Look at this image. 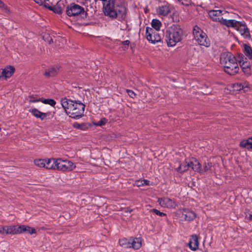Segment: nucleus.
<instances>
[{
	"instance_id": "1",
	"label": "nucleus",
	"mask_w": 252,
	"mask_h": 252,
	"mask_svg": "<svg viewBox=\"0 0 252 252\" xmlns=\"http://www.w3.org/2000/svg\"><path fill=\"white\" fill-rule=\"evenodd\" d=\"M115 0H108L103 3V11L105 16L120 21L125 20L126 18V9L125 7L115 4Z\"/></svg>"
},
{
	"instance_id": "2",
	"label": "nucleus",
	"mask_w": 252,
	"mask_h": 252,
	"mask_svg": "<svg viewBox=\"0 0 252 252\" xmlns=\"http://www.w3.org/2000/svg\"><path fill=\"white\" fill-rule=\"evenodd\" d=\"M61 103L69 117L78 119L83 116L85 105L82 103L63 98L61 99Z\"/></svg>"
},
{
	"instance_id": "3",
	"label": "nucleus",
	"mask_w": 252,
	"mask_h": 252,
	"mask_svg": "<svg viewBox=\"0 0 252 252\" xmlns=\"http://www.w3.org/2000/svg\"><path fill=\"white\" fill-rule=\"evenodd\" d=\"M238 61L236 57L229 52L222 53L220 57V63L224 67V71L231 75L239 72Z\"/></svg>"
},
{
	"instance_id": "4",
	"label": "nucleus",
	"mask_w": 252,
	"mask_h": 252,
	"mask_svg": "<svg viewBox=\"0 0 252 252\" xmlns=\"http://www.w3.org/2000/svg\"><path fill=\"white\" fill-rule=\"evenodd\" d=\"M184 31L178 24H173L166 31V41L168 47H173L183 39Z\"/></svg>"
},
{
	"instance_id": "5",
	"label": "nucleus",
	"mask_w": 252,
	"mask_h": 252,
	"mask_svg": "<svg viewBox=\"0 0 252 252\" xmlns=\"http://www.w3.org/2000/svg\"><path fill=\"white\" fill-rule=\"evenodd\" d=\"M53 170H59L62 171H71L76 168L75 163L72 161L63 159L61 158H53Z\"/></svg>"
},
{
	"instance_id": "6",
	"label": "nucleus",
	"mask_w": 252,
	"mask_h": 252,
	"mask_svg": "<svg viewBox=\"0 0 252 252\" xmlns=\"http://www.w3.org/2000/svg\"><path fill=\"white\" fill-rule=\"evenodd\" d=\"M66 14L69 17H86L87 12L84 7L75 3H70L66 8Z\"/></svg>"
},
{
	"instance_id": "7",
	"label": "nucleus",
	"mask_w": 252,
	"mask_h": 252,
	"mask_svg": "<svg viewBox=\"0 0 252 252\" xmlns=\"http://www.w3.org/2000/svg\"><path fill=\"white\" fill-rule=\"evenodd\" d=\"M193 35L197 43L202 46L209 47L210 45V40L206 34L198 27L195 26L193 29Z\"/></svg>"
},
{
	"instance_id": "8",
	"label": "nucleus",
	"mask_w": 252,
	"mask_h": 252,
	"mask_svg": "<svg viewBox=\"0 0 252 252\" xmlns=\"http://www.w3.org/2000/svg\"><path fill=\"white\" fill-rule=\"evenodd\" d=\"M146 36L147 39L153 44L159 42L161 40L158 31L148 27L146 29Z\"/></svg>"
},
{
	"instance_id": "9",
	"label": "nucleus",
	"mask_w": 252,
	"mask_h": 252,
	"mask_svg": "<svg viewBox=\"0 0 252 252\" xmlns=\"http://www.w3.org/2000/svg\"><path fill=\"white\" fill-rule=\"evenodd\" d=\"M35 166L39 168H44L46 169H53V158H36L33 160Z\"/></svg>"
},
{
	"instance_id": "10",
	"label": "nucleus",
	"mask_w": 252,
	"mask_h": 252,
	"mask_svg": "<svg viewBox=\"0 0 252 252\" xmlns=\"http://www.w3.org/2000/svg\"><path fill=\"white\" fill-rule=\"evenodd\" d=\"M158 202L161 207L163 208H174L176 206L175 202L167 197L158 198Z\"/></svg>"
},
{
	"instance_id": "11",
	"label": "nucleus",
	"mask_w": 252,
	"mask_h": 252,
	"mask_svg": "<svg viewBox=\"0 0 252 252\" xmlns=\"http://www.w3.org/2000/svg\"><path fill=\"white\" fill-rule=\"evenodd\" d=\"M226 13H227V11L221 10H211L208 13L211 19L214 21L219 22H220L221 19L223 18L222 16Z\"/></svg>"
},
{
	"instance_id": "12",
	"label": "nucleus",
	"mask_w": 252,
	"mask_h": 252,
	"mask_svg": "<svg viewBox=\"0 0 252 252\" xmlns=\"http://www.w3.org/2000/svg\"><path fill=\"white\" fill-rule=\"evenodd\" d=\"M15 68L11 65L6 66L4 68L0 69V78H10L15 72Z\"/></svg>"
},
{
	"instance_id": "13",
	"label": "nucleus",
	"mask_w": 252,
	"mask_h": 252,
	"mask_svg": "<svg viewBox=\"0 0 252 252\" xmlns=\"http://www.w3.org/2000/svg\"><path fill=\"white\" fill-rule=\"evenodd\" d=\"M235 29L239 31L241 35L245 37H249L250 35L249 30L244 22H239L235 27Z\"/></svg>"
},
{
	"instance_id": "14",
	"label": "nucleus",
	"mask_w": 252,
	"mask_h": 252,
	"mask_svg": "<svg viewBox=\"0 0 252 252\" xmlns=\"http://www.w3.org/2000/svg\"><path fill=\"white\" fill-rule=\"evenodd\" d=\"M188 164H189V168H191L193 171L201 173L202 168L199 161L195 158H188Z\"/></svg>"
},
{
	"instance_id": "15",
	"label": "nucleus",
	"mask_w": 252,
	"mask_h": 252,
	"mask_svg": "<svg viewBox=\"0 0 252 252\" xmlns=\"http://www.w3.org/2000/svg\"><path fill=\"white\" fill-rule=\"evenodd\" d=\"M181 211L183 220H185L190 221L194 220L196 217L194 212L189 209H183Z\"/></svg>"
},
{
	"instance_id": "16",
	"label": "nucleus",
	"mask_w": 252,
	"mask_h": 252,
	"mask_svg": "<svg viewBox=\"0 0 252 252\" xmlns=\"http://www.w3.org/2000/svg\"><path fill=\"white\" fill-rule=\"evenodd\" d=\"M29 112L35 117L38 118L42 121L47 119V117L49 116L48 113H42L36 108H32L29 110Z\"/></svg>"
},
{
	"instance_id": "17",
	"label": "nucleus",
	"mask_w": 252,
	"mask_h": 252,
	"mask_svg": "<svg viewBox=\"0 0 252 252\" xmlns=\"http://www.w3.org/2000/svg\"><path fill=\"white\" fill-rule=\"evenodd\" d=\"M238 62L240 65V66L243 71V72L246 75H250L251 74V69L250 66V63L247 61H245L244 60H239Z\"/></svg>"
},
{
	"instance_id": "18",
	"label": "nucleus",
	"mask_w": 252,
	"mask_h": 252,
	"mask_svg": "<svg viewBox=\"0 0 252 252\" xmlns=\"http://www.w3.org/2000/svg\"><path fill=\"white\" fill-rule=\"evenodd\" d=\"M221 19L220 23L227 28H233L235 29V27L237 26V24H239V21L235 20H227L223 18Z\"/></svg>"
},
{
	"instance_id": "19",
	"label": "nucleus",
	"mask_w": 252,
	"mask_h": 252,
	"mask_svg": "<svg viewBox=\"0 0 252 252\" xmlns=\"http://www.w3.org/2000/svg\"><path fill=\"white\" fill-rule=\"evenodd\" d=\"M157 13L162 16H166L170 12L169 5L167 4L159 6L157 9Z\"/></svg>"
},
{
	"instance_id": "20",
	"label": "nucleus",
	"mask_w": 252,
	"mask_h": 252,
	"mask_svg": "<svg viewBox=\"0 0 252 252\" xmlns=\"http://www.w3.org/2000/svg\"><path fill=\"white\" fill-rule=\"evenodd\" d=\"M141 246L142 240L140 238H130V248L135 250H138Z\"/></svg>"
},
{
	"instance_id": "21",
	"label": "nucleus",
	"mask_w": 252,
	"mask_h": 252,
	"mask_svg": "<svg viewBox=\"0 0 252 252\" xmlns=\"http://www.w3.org/2000/svg\"><path fill=\"white\" fill-rule=\"evenodd\" d=\"M14 225L0 226V233L1 234L14 235Z\"/></svg>"
},
{
	"instance_id": "22",
	"label": "nucleus",
	"mask_w": 252,
	"mask_h": 252,
	"mask_svg": "<svg viewBox=\"0 0 252 252\" xmlns=\"http://www.w3.org/2000/svg\"><path fill=\"white\" fill-rule=\"evenodd\" d=\"M189 246L192 251H195L198 248V241L196 235H193L190 239Z\"/></svg>"
},
{
	"instance_id": "23",
	"label": "nucleus",
	"mask_w": 252,
	"mask_h": 252,
	"mask_svg": "<svg viewBox=\"0 0 252 252\" xmlns=\"http://www.w3.org/2000/svg\"><path fill=\"white\" fill-rule=\"evenodd\" d=\"M240 146L248 150L252 149V138L242 140L240 143Z\"/></svg>"
},
{
	"instance_id": "24",
	"label": "nucleus",
	"mask_w": 252,
	"mask_h": 252,
	"mask_svg": "<svg viewBox=\"0 0 252 252\" xmlns=\"http://www.w3.org/2000/svg\"><path fill=\"white\" fill-rule=\"evenodd\" d=\"M188 162V158L186 159L185 161L181 163L179 166L176 168L177 171L179 173H183L188 170L189 168Z\"/></svg>"
},
{
	"instance_id": "25",
	"label": "nucleus",
	"mask_w": 252,
	"mask_h": 252,
	"mask_svg": "<svg viewBox=\"0 0 252 252\" xmlns=\"http://www.w3.org/2000/svg\"><path fill=\"white\" fill-rule=\"evenodd\" d=\"M233 91H239L243 90L244 92H247L249 90V88L245 84L241 83H236L232 85Z\"/></svg>"
},
{
	"instance_id": "26",
	"label": "nucleus",
	"mask_w": 252,
	"mask_h": 252,
	"mask_svg": "<svg viewBox=\"0 0 252 252\" xmlns=\"http://www.w3.org/2000/svg\"><path fill=\"white\" fill-rule=\"evenodd\" d=\"M244 53L250 59L252 60V48L247 44H244Z\"/></svg>"
},
{
	"instance_id": "27",
	"label": "nucleus",
	"mask_w": 252,
	"mask_h": 252,
	"mask_svg": "<svg viewBox=\"0 0 252 252\" xmlns=\"http://www.w3.org/2000/svg\"><path fill=\"white\" fill-rule=\"evenodd\" d=\"M57 73V70L55 68H51L44 72L45 77H54Z\"/></svg>"
},
{
	"instance_id": "28",
	"label": "nucleus",
	"mask_w": 252,
	"mask_h": 252,
	"mask_svg": "<svg viewBox=\"0 0 252 252\" xmlns=\"http://www.w3.org/2000/svg\"><path fill=\"white\" fill-rule=\"evenodd\" d=\"M25 225H14V235L21 234L25 231Z\"/></svg>"
},
{
	"instance_id": "29",
	"label": "nucleus",
	"mask_w": 252,
	"mask_h": 252,
	"mask_svg": "<svg viewBox=\"0 0 252 252\" xmlns=\"http://www.w3.org/2000/svg\"><path fill=\"white\" fill-rule=\"evenodd\" d=\"M119 244L121 246L126 248H130V238L129 239L124 238L119 240Z\"/></svg>"
},
{
	"instance_id": "30",
	"label": "nucleus",
	"mask_w": 252,
	"mask_h": 252,
	"mask_svg": "<svg viewBox=\"0 0 252 252\" xmlns=\"http://www.w3.org/2000/svg\"><path fill=\"white\" fill-rule=\"evenodd\" d=\"M153 29L157 31H159L161 26L160 21L158 19H153L151 23Z\"/></svg>"
},
{
	"instance_id": "31",
	"label": "nucleus",
	"mask_w": 252,
	"mask_h": 252,
	"mask_svg": "<svg viewBox=\"0 0 252 252\" xmlns=\"http://www.w3.org/2000/svg\"><path fill=\"white\" fill-rule=\"evenodd\" d=\"M0 8L4 14L7 15H10L11 12L9 8L1 0H0Z\"/></svg>"
},
{
	"instance_id": "32",
	"label": "nucleus",
	"mask_w": 252,
	"mask_h": 252,
	"mask_svg": "<svg viewBox=\"0 0 252 252\" xmlns=\"http://www.w3.org/2000/svg\"><path fill=\"white\" fill-rule=\"evenodd\" d=\"M135 185L136 186L140 187L144 185L150 186L152 184H150V181L146 179L139 180L135 182Z\"/></svg>"
},
{
	"instance_id": "33",
	"label": "nucleus",
	"mask_w": 252,
	"mask_h": 252,
	"mask_svg": "<svg viewBox=\"0 0 252 252\" xmlns=\"http://www.w3.org/2000/svg\"><path fill=\"white\" fill-rule=\"evenodd\" d=\"M41 102L42 103L49 104L51 106H54L56 105V101L53 99H41Z\"/></svg>"
},
{
	"instance_id": "34",
	"label": "nucleus",
	"mask_w": 252,
	"mask_h": 252,
	"mask_svg": "<svg viewBox=\"0 0 252 252\" xmlns=\"http://www.w3.org/2000/svg\"><path fill=\"white\" fill-rule=\"evenodd\" d=\"M45 6L47 7L49 9L52 10L55 13L61 14L62 12V10L60 7L47 6L46 4H45Z\"/></svg>"
},
{
	"instance_id": "35",
	"label": "nucleus",
	"mask_w": 252,
	"mask_h": 252,
	"mask_svg": "<svg viewBox=\"0 0 252 252\" xmlns=\"http://www.w3.org/2000/svg\"><path fill=\"white\" fill-rule=\"evenodd\" d=\"M25 227H26L25 232H27L31 235L36 233V230L34 228L25 225Z\"/></svg>"
},
{
	"instance_id": "36",
	"label": "nucleus",
	"mask_w": 252,
	"mask_h": 252,
	"mask_svg": "<svg viewBox=\"0 0 252 252\" xmlns=\"http://www.w3.org/2000/svg\"><path fill=\"white\" fill-rule=\"evenodd\" d=\"M212 163L211 162L205 163L203 168L202 169L201 172H206L211 169Z\"/></svg>"
},
{
	"instance_id": "37",
	"label": "nucleus",
	"mask_w": 252,
	"mask_h": 252,
	"mask_svg": "<svg viewBox=\"0 0 252 252\" xmlns=\"http://www.w3.org/2000/svg\"><path fill=\"white\" fill-rule=\"evenodd\" d=\"M172 19L174 22H179L180 21V17L178 12H174L172 15Z\"/></svg>"
},
{
	"instance_id": "38",
	"label": "nucleus",
	"mask_w": 252,
	"mask_h": 252,
	"mask_svg": "<svg viewBox=\"0 0 252 252\" xmlns=\"http://www.w3.org/2000/svg\"><path fill=\"white\" fill-rule=\"evenodd\" d=\"M107 122V120L105 118L101 119L100 121L94 124V125L96 126H102L104 125Z\"/></svg>"
},
{
	"instance_id": "39",
	"label": "nucleus",
	"mask_w": 252,
	"mask_h": 252,
	"mask_svg": "<svg viewBox=\"0 0 252 252\" xmlns=\"http://www.w3.org/2000/svg\"><path fill=\"white\" fill-rule=\"evenodd\" d=\"M27 100L29 102H36L38 101H41V99H36L35 98L32 96H29V97L27 98Z\"/></svg>"
},
{
	"instance_id": "40",
	"label": "nucleus",
	"mask_w": 252,
	"mask_h": 252,
	"mask_svg": "<svg viewBox=\"0 0 252 252\" xmlns=\"http://www.w3.org/2000/svg\"><path fill=\"white\" fill-rule=\"evenodd\" d=\"M152 211L155 213L156 215H158L160 217H164V216H166V214L163 213V212H160L159 211H158V210L156 209H154L152 210Z\"/></svg>"
},
{
	"instance_id": "41",
	"label": "nucleus",
	"mask_w": 252,
	"mask_h": 252,
	"mask_svg": "<svg viewBox=\"0 0 252 252\" xmlns=\"http://www.w3.org/2000/svg\"><path fill=\"white\" fill-rule=\"evenodd\" d=\"M126 92H127L128 95L132 98H134L136 95L134 92L133 91H132V90H127Z\"/></svg>"
},
{
	"instance_id": "42",
	"label": "nucleus",
	"mask_w": 252,
	"mask_h": 252,
	"mask_svg": "<svg viewBox=\"0 0 252 252\" xmlns=\"http://www.w3.org/2000/svg\"><path fill=\"white\" fill-rule=\"evenodd\" d=\"M183 5H189L190 4V0H183L180 1Z\"/></svg>"
},
{
	"instance_id": "43",
	"label": "nucleus",
	"mask_w": 252,
	"mask_h": 252,
	"mask_svg": "<svg viewBox=\"0 0 252 252\" xmlns=\"http://www.w3.org/2000/svg\"><path fill=\"white\" fill-rule=\"evenodd\" d=\"M130 43V41L128 40H126L122 42V44L124 45L128 46Z\"/></svg>"
},
{
	"instance_id": "44",
	"label": "nucleus",
	"mask_w": 252,
	"mask_h": 252,
	"mask_svg": "<svg viewBox=\"0 0 252 252\" xmlns=\"http://www.w3.org/2000/svg\"><path fill=\"white\" fill-rule=\"evenodd\" d=\"M73 126L75 128H80V129L81 128V125L80 124H77V123L74 124Z\"/></svg>"
},
{
	"instance_id": "45",
	"label": "nucleus",
	"mask_w": 252,
	"mask_h": 252,
	"mask_svg": "<svg viewBox=\"0 0 252 252\" xmlns=\"http://www.w3.org/2000/svg\"><path fill=\"white\" fill-rule=\"evenodd\" d=\"M34 1H35L37 4H39V5H41L42 4V0H33Z\"/></svg>"
},
{
	"instance_id": "46",
	"label": "nucleus",
	"mask_w": 252,
	"mask_h": 252,
	"mask_svg": "<svg viewBox=\"0 0 252 252\" xmlns=\"http://www.w3.org/2000/svg\"><path fill=\"white\" fill-rule=\"evenodd\" d=\"M131 211H132V210H128V209H127V210H126V212L130 213V212H131Z\"/></svg>"
},
{
	"instance_id": "47",
	"label": "nucleus",
	"mask_w": 252,
	"mask_h": 252,
	"mask_svg": "<svg viewBox=\"0 0 252 252\" xmlns=\"http://www.w3.org/2000/svg\"><path fill=\"white\" fill-rule=\"evenodd\" d=\"M49 43H53V39L51 38L50 40H49Z\"/></svg>"
},
{
	"instance_id": "48",
	"label": "nucleus",
	"mask_w": 252,
	"mask_h": 252,
	"mask_svg": "<svg viewBox=\"0 0 252 252\" xmlns=\"http://www.w3.org/2000/svg\"><path fill=\"white\" fill-rule=\"evenodd\" d=\"M101 1H103V2H105L106 1H108V0H100Z\"/></svg>"
},
{
	"instance_id": "49",
	"label": "nucleus",
	"mask_w": 252,
	"mask_h": 252,
	"mask_svg": "<svg viewBox=\"0 0 252 252\" xmlns=\"http://www.w3.org/2000/svg\"><path fill=\"white\" fill-rule=\"evenodd\" d=\"M249 219H250V220H252V215H250V216H249Z\"/></svg>"
},
{
	"instance_id": "50",
	"label": "nucleus",
	"mask_w": 252,
	"mask_h": 252,
	"mask_svg": "<svg viewBox=\"0 0 252 252\" xmlns=\"http://www.w3.org/2000/svg\"><path fill=\"white\" fill-rule=\"evenodd\" d=\"M51 4H54V2L53 1H50L49 2Z\"/></svg>"
},
{
	"instance_id": "51",
	"label": "nucleus",
	"mask_w": 252,
	"mask_h": 252,
	"mask_svg": "<svg viewBox=\"0 0 252 252\" xmlns=\"http://www.w3.org/2000/svg\"><path fill=\"white\" fill-rule=\"evenodd\" d=\"M241 57H242L243 59H244V56H243V55H242Z\"/></svg>"
},
{
	"instance_id": "52",
	"label": "nucleus",
	"mask_w": 252,
	"mask_h": 252,
	"mask_svg": "<svg viewBox=\"0 0 252 252\" xmlns=\"http://www.w3.org/2000/svg\"><path fill=\"white\" fill-rule=\"evenodd\" d=\"M45 1H50V0H44Z\"/></svg>"
}]
</instances>
